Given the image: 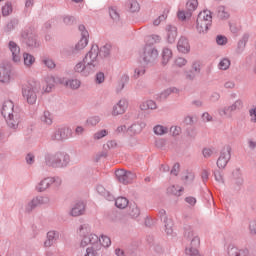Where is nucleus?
Returning a JSON list of instances; mask_svg holds the SVG:
<instances>
[{
    "label": "nucleus",
    "instance_id": "obj_1",
    "mask_svg": "<svg viewBox=\"0 0 256 256\" xmlns=\"http://www.w3.org/2000/svg\"><path fill=\"white\" fill-rule=\"evenodd\" d=\"M99 69V46L92 45L90 51L85 55L82 62L75 65V73H81L83 77L93 75Z\"/></svg>",
    "mask_w": 256,
    "mask_h": 256
},
{
    "label": "nucleus",
    "instance_id": "obj_2",
    "mask_svg": "<svg viewBox=\"0 0 256 256\" xmlns=\"http://www.w3.org/2000/svg\"><path fill=\"white\" fill-rule=\"evenodd\" d=\"M71 157L67 152L58 151L56 153L47 152L44 155V163L47 167L52 169H63L69 165Z\"/></svg>",
    "mask_w": 256,
    "mask_h": 256
},
{
    "label": "nucleus",
    "instance_id": "obj_3",
    "mask_svg": "<svg viewBox=\"0 0 256 256\" xmlns=\"http://www.w3.org/2000/svg\"><path fill=\"white\" fill-rule=\"evenodd\" d=\"M159 41H161V36H149L148 43L144 46L143 54L141 56L145 65H149V63H155L157 57H159V51L157 48H155V43H159Z\"/></svg>",
    "mask_w": 256,
    "mask_h": 256
},
{
    "label": "nucleus",
    "instance_id": "obj_4",
    "mask_svg": "<svg viewBox=\"0 0 256 256\" xmlns=\"http://www.w3.org/2000/svg\"><path fill=\"white\" fill-rule=\"evenodd\" d=\"M87 245H91L86 249L85 256H97L101 251V244H99V236L96 234L84 235L81 240L80 247H87Z\"/></svg>",
    "mask_w": 256,
    "mask_h": 256
},
{
    "label": "nucleus",
    "instance_id": "obj_5",
    "mask_svg": "<svg viewBox=\"0 0 256 256\" xmlns=\"http://www.w3.org/2000/svg\"><path fill=\"white\" fill-rule=\"evenodd\" d=\"M22 43L26 44L30 49H37L41 44L37 39V34L32 28H25L21 33Z\"/></svg>",
    "mask_w": 256,
    "mask_h": 256
},
{
    "label": "nucleus",
    "instance_id": "obj_6",
    "mask_svg": "<svg viewBox=\"0 0 256 256\" xmlns=\"http://www.w3.org/2000/svg\"><path fill=\"white\" fill-rule=\"evenodd\" d=\"M37 91V87L31 84L22 87V95L28 105H35L37 103Z\"/></svg>",
    "mask_w": 256,
    "mask_h": 256
},
{
    "label": "nucleus",
    "instance_id": "obj_7",
    "mask_svg": "<svg viewBox=\"0 0 256 256\" xmlns=\"http://www.w3.org/2000/svg\"><path fill=\"white\" fill-rule=\"evenodd\" d=\"M229 161H231V147L229 145H226L222 148L216 165L220 169H225Z\"/></svg>",
    "mask_w": 256,
    "mask_h": 256
},
{
    "label": "nucleus",
    "instance_id": "obj_8",
    "mask_svg": "<svg viewBox=\"0 0 256 256\" xmlns=\"http://www.w3.org/2000/svg\"><path fill=\"white\" fill-rule=\"evenodd\" d=\"M243 109V100L238 99L232 105L226 106L218 110L220 117H231L234 111H241Z\"/></svg>",
    "mask_w": 256,
    "mask_h": 256
},
{
    "label": "nucleus",
    "instance_id": "obj_9",
    "mask_svg": "<svg viewBox=\"0 0 256 256\" xmlns=\"http://www.w3.org/2000/svg\"><path fill=\"white\" fill-rule=\"evenodd\" d=\"M115 176L122 185H129V183H133V179H135V173L124 169L116 170Z\"/></svg>",
    "mask_w": 256,
    "mask_h": 256
},
{
    "label": "nucleus",
    "instance_id": "obj_10",
    "mask_svg": "<svg viewBox=\"0 0 256 256\" xmlns=\"http://www.w3.org/2000/svg\"><path fill=\"white\" fill-rule=\"evenodd\" d=\"M11 71H13L11 63L0 64V83H9L11 81Z\"/></svg>",
    "mask_w": 256,
    "mask_h": 256
},
{
    "label": "nucleus",
    "instance_id": "obj_11",
    "mask_svg": "<svg viewBox=\"0 0 256 256\" xmlns=\"http://www.w3.org/2000/svg\"><path fill=\"white\" fill-rule=\"evenodd\" d=\"M205 16L203 14L198 15L196 20V29L198 33H207L209 31V27H211L212 23L211 20H203Z\"/></svg>",
    "mask_w": 256,
    "mask_h": 256
},
{
    "label": "nucleus",
    "instance_id": "obj_12",
    "mask_svg": "<svg viewBox=\"0 0 256 256\" xmlns=\"http://www.w3.org/2000/svg\"><path fill=\"white\" fill-rule=\"evenodd\" d=\"M71 135V129L69 128H58L52 135V141H65Z\"/></svg>",
    "mask_w": 256,
    "mask_h": 256
},
{
    "label": "nucleus",
    "instance_id": "obj_13",
    "mask_svg": "<svg viewBox=\"0 0 256 256\" xmlns=\"http://www.w3.org/2000/svg\"><path fill=\"white\" fill-rule=\"evenodd\" d=\"M45 203H49L48 197L38 196L32 199V201L26 206V213H31L33 209L39 207V205H45Z\"/></svg>",
    "mask_w": 256,
    "mask_h": 256
},
{
    "label": "nucleus",
    "instance_id": "obj_14",
    "mask_svg": "<svg viewBox=\"0 0 256 256\" xmlns=\"http://www.w3.org/2000/svg\"><path fill=\"white\" fill-rule=\"evenodd\" d=\"M8 47L12 53V60L14 63H19L21 61V48L15 43V41H10Z\"/></svg>",
    "mask_w": 256,
    "mask_h": 256
},
{
    "label": "nucleus",
    "instance_id": "obj_15",
    "mask_svg": "<svg viewBox=\"0 0 256 256\" xmlns=\"http://www.w3.org/2000/svg\"><path fill=\"white\" fill-rule=\"evenodd\" d=\"M165 30H166L167 43H170V45H173V43H175V40L177 39V27L169 24L166 26Z\"/></svg>",
    "mask_w": 256,
    "mask_h": 256
},
{
    "label": "nucleus",
    "instance_id": "obj_16",
    "mask_svg": "<svg viewBox=\"0 0 256 256\" xmlns=\"http://www.w3.org/2000/svg\"><path fill=\"white\" fill-rule=\"evenodd\" d=\"M6 117V123L10 129H17V127H19V123H21V116H19V113L15 112Z\"/></svg>",
    "mask_w": 256,
    "mask_h": 256
},
{
    "label": "nucleus",
    "instance_id": "obj_17",
    "mask_svg": "<svg viewBox=\"0 0 256 256\" xmlns=\"http://www.w3.org/2000/svg\"><path fill=\"white\" fill-rule=\"evenodd\" d=\"M14 107H15V105L13 104V101H11V100L5 101L3 103L1 113H2V116L4 117V119H7V117L16 113L13 110Z\"/></svg>",
    "mask_w": 256,
    "mask_h": 256
},
{
    "label": "nucleus",
    "instance_id": "obj_18",
    "mask_svg": "<svg viewBox=\"0 0 256 256\" xmlns=\"http://www.w3.org/2000/svg\"><path fill=\"white\" fill-rule=\"evenodd\" d=\"M177 49L179 53H189L191 51V45H189V40L185 36H181L177 43Z\"/></svg>",
    "mask_w": 256,
    "mask_h": 256
},
{
    "label": "nucleus",
    "instance_id": "obj_19",
    "mask_svg": "<svg viewBox=\"0 0 256 256\" xmlns=\"http://www.w3.org/2000/svg\"><path fill=\"white\" fill-rule=\"evenodd\" d=\"M70 215L72 217H80V215H85V203L77 202L71 209Z\"/></svg>",
    "mask_w": 256,
    "mask_h": 256
},
{
    "label": "nucleus",
    "instance_id": "obj_20",
    "mask_svg": "<svg viewBox=\"0 0 256 256\" xmlns=\"http://www.w3.org/2000/svg\"><path fill=\"white\" fill-rule=\"evenodd\" d=\"M125 109H127V100H120L113 107L112 115L117 117V115H123L125 113Z\"/></svg>",
    "mask_w": 256,
    "mask_h": 256
},
{
    "label": "nucleus",
    "instance_id": "obj_21",
    "mask_svg": "<svg viewBox=\"0 0 256 256\" xmlns=\"http://www.w3.org/2000/svg\"><path fill=\"white\" fill-rule=\"evenodd\" d=\"M113 46L111 43H106L104 46H102L100 49L98 47V55L102 57V59H107V57H111V49Z\"/></svg>",
    "mask_w": 256,
    "mask_h": 256
},
{
    "label": "nucleus",
    "instance_id": "obj_22",
    "mask_svg": "<svg viewBox=\"0 0 256 256\" xmlns=\"http://www.w3.org/2000/svg\"><path fill=\"white\" fill-rule=\"evenodd\" d=\"M96 190H97V193H99V195H101L107 201H115V196H113L111 192L107 191V189H105L103 185H98Z\"/></svg>",
    "mask_w": 256,
    "mask_h": 256
},
{
    "label": "nucleus",
    "instance_id": "obj_23",
    "mask_svg": "<svg viewBox=\"0 0 256 256\" xmlns=\"http://www.w3.org/2000/svg\"><path fill=\"white\" fill-rule=\"evenodd\" d=\"M55 180H53V178H45L44 180H42L38 186H37V190L42 193L43 191H46V189H49V187H51V185H53V182Z\"/></svg>",
    "mask_w": 256,
    "mask_h": 256
},
{
    "label": "nucleus",
    "instance_id": "obj_24",
    "mask_svg": "<svg viewBox=\"0 0 256 256\" xmlns=\"http://www.w3.org/2000/svg\"><path fill=\"white\" fill-rule=\"evenodd\" d=\"M183 191H185V188L175 185L169 186L167 188V194L174 195L175 197H181V193H183Z\"/></svg>",
    "mask_w": 256,
    "mask_h": 256
},
{
    "label": "nucleus",
    "instance_id": "obj_25",
    "mask_svg": "<svg viewBox=\"0 0 256 256\" xmlns=\"http://www.w3.org/2000/svg\"><path fill=\"white\" fill-rule=\"evenodd\" d=\"M199 7V2L197 0H191L186 3L187 9V17H191L193 15V11H195Z\"/></svg>",
    "mask_w": 256,
    "mask_h": 256
},
{
    "label": "nucleus",
    "instance_id": "obj_26",
    "mask_svg": "<svg viewBox=\"0 0 256 256\" xmlns=\"http://www.w3.org/2000/svg\"><path fill=\"white\" fill-rule=\"evenodd\" d=\"M171 93H179V89L172 87V88H168V89L164 90L162 93H160V95L158 97V101H165L167 99V97H169V95H171Z\"/></svg>",
    "mask_w": 256,
    "mask_h": 256
},
{
    "label": "nucleus",
    "instance_id": "obj_27",
    "mask_svg": "<svg viewBox=\"0 0 256 256\" xmlns=\"http://www.w3.org/2000/svg\"><path fill=\"white\" fill-rule=\"evenodd\" d=\"M56 235L57 233L55 231H49L47 233V240L44 242V247H51L57 241Z\"/></svg>",
    "mask_w": 256,
    "mask_h": 256
},
{
    "label": "nucleus",
    "instance_id": "obj_28",
    "mask_svg": "<svg viewBox=\"0 0 256 256\" xmlns=\"http://www.w3.org/2000/svg\"><path fill=\"white\" fill-rule=\"evenodd\" d=\"M171 57H173V52L169 48H164L162 51V65H167L169 61H171Z\"/></svg>",
    "mask_w": 256,
    "mask_h": 256
},
{
    "label": "nucleus",
    "instance_id": "obj_29",
    "mask_svg": "<svg viewBox=\"0 0 256 256\" xmlns=\"http://www.w3.org/2000/svg\"><path fill=\"white\" fill-rule=\"evenodd\" d=\"M19 25V20L17 18H12L4 27L5 33H11L16 26Z\"/></svg>",
    "mask_w": 256,
    "mask_h": 256
},
{
    "label": "nucleus",
    "instance_id": "obj_30",
    "mask_svg": "<svg viewBox=\"0 0 256 256\" xmlns=\"http://www.w3.org/2000/svg\"><path fill=\"white\" fill-rule=\"evenodd\" d=\"M66 87L70 89L77 90L81 87V80L78 79H70L65 82Z\"/></svg>",
    "mask_w": 256,
    "mask_h": 256
},
{
    "label": "nucleus",
    "instance_id": "obj_31",
    "mask_svg": "<svg viewBox=\"0 0 256 256\" xmlns=\"http://www.w3.org/2000/svg\"><path fill=\"white\" fill-rule=\"evenodd\" d=\"M127 205H129V200L125 197H118L115 200V206L118 209H125L127 207Z\"/></svg>",
    "mask_w": 256,
    "mask_h": 256
},
{
    "label": "nucleus",
    "instance_id": "obj_32",
    "mask_svg": "<svg viewBox=\"0 0 256 256\" xmlns=\"http://www.w3.org/2000/svg\"><path fill=\"white\" fill-rule=\"evenodd\" d=\"M23 59H24V65L26 67H31V65L35 63V56L31 55L30 53L25 52L23 54Z\"/></svg>",
    "mask_w": 256,
    "mask_h": 256
},
{
    "label": "nucleus",
    "instance_id": "obj_33",
    "mask_svg": "<svg viewBox=\"0 0 256 256\" xmlns=\"http://www.w3.org/2000/svg\"><path fill=\"white\" fill-rule=\"evenodd\" d=\"M247 41H249V34L248 33H245L243 36H242V39L239 40L238 42V52L241 53L243 51V49H245V46L247 45Z\"/></svg>",
    "mask_w": 256,
    "mask_h": 256
},
{
    "label": "nucleus",
    "instance_id": "obj_34",
    "mask_svg": "<svg viewBox=\"0 0 256 256\" xmlns=\"http://www.w3.org/2000/svg\"><path fill=\"white\" fill-rule=\"evenodd\" d=\"M42 123H45V125H51L53 123V117L51 116V112L44 111V114L41 117Z\"/></svg>",
    "mask_w": 256,
    "mask_h": 256
},
{
    "label": "nucleus",
    "instance_id": "obj_35",
    "mask_svg": "<svg viewBox=\"0 0 256 256\" xmlns=\"http://www.w3.org/2000/svg\"><path fill=\"white\" fill-rule=\"evenodd\" d=\"M13 13V5L10 2H6V4L2 7V15L3 17H7Z\"/></svg>",
    "mask_w": 256,
    "mask_h": 256
},
{
    "label": "nucleus",
    "instance_id": "obj_36",
    "mask_svg": "<svg viewBox=\"0 0 256 256\" xmlns=\"http://www.w3.org/2000/svg\"><path fill=\"white\" fill-rule=\"evenodd\" d=\"M89 43L88 38L82 37L80 41L75 46V51H81L82 49H85Z\"/></svg>",
    "mask_w": 256,
    "mask_h": 256
},
{
    "label": "nucleus",
    "instance_id": "obj_37",
    "mask_svg": "<svg viewBox=\"0 0 256 256\" xmlns=\"http://www.w3.org/2000/svg\"><path fill=\"white\" fill-rule=\"evenodd\" d=\"M154 133L155 135H166V133H169V128L163 125H156L154 127Z\"/></svg>",
    "mask_w": 256,
    "mask_h": 256
},
{
    "label": "nucleus",
    "instance_id": "obj_38",
    "mask_svg": "<svg viewBox=\"0 0 256 256\" xmlns=\"http://www.w3.org/2000/svg\"><path fill=\"white\" fill-rule=\"evenodd\" d=\"M127 132L129 135H137V133H141V125L139 124H132L128 129Z\"/></svg>",
    "mask_w": 256,
    "mask_h": 256
},
{
    "label": "nucleus",
    "instance_id": "obj_39",
    "mask_svg": "<svg viewBox=\"0 0 256 256\" xmlns=\"http://www.w3.org/2000/svg\"><path fill=\"white\" fill-rule=\"evenodd\" d=\"M163 223H164L165 232L167 233V235H173V220L168 219V220L164 221Z\"/></svg>",
    "mask_w": 256,
    "mask_h": 256
},
{
    "label": "nucleus",
    "instance_id": "obj_40",
    "mask_svg": "<svg viewBox=\"0 0 256 256\" xmlns=\"http://www.w3.org/2000/svg\"><path fill=\"white\" fill-rule=\"evenodd\" d=\"M218 18L222 20H226L229 18V12L225 11V6L218 7Z\"/></svg>",
    "mask_w": 256,
    "mask_h": 256
},
{
    "label": "nucleus",
    "instance_id": "obj_41",
    "mask_svg": "<svg viewBox=\"0 0 256 256\" xmlns=\"http://www.w3.org/2000/svg\"><path fill=\"white\" fill-rule=\"evenodd\" d=\"M128 5H129V11L131 13H137V11L141 9V6H139V2H137V0H131Z\"/></svg>",
    "mask_w": 256,
    "mask_h": 256
},
{
    "label": "nucleus",
    "instance_id": "obj_42",
    "mask_svg": "<svg viewBox=\"0 0 256 256\" xmlns=\"http://www.w3.org/2000/svg\"><path fill=\"white\" fill-rule=\"evenodd\" d=\"M98 243L101 247H109L111 245V238L108 236H102L101 239L98 238Z\"/></svg>",
    "mask_w": 256,
    "mask_h": 256
},
{
    "label": "nucleus",
    "instance_id": "obj_43",
    "mask_svg": "<svg viewBox=\"0 0 256 256\" xmlns=\"http://www.w3.org/2000/svg\"><path fill=\"white\" fill-rule=\"evenodd\" d=\"M129 215L133 219H137V217L141 215V211L139 210V207H137L136 205L131 206L129 210Z\"/></svg>",
    "mask_w": 256,
    "mask_h": 256
},
{
    "label": "nucleus",
    "instance_id": "obj_44",
    "mask_svg": "<svg viewBox=\"0 0 256 256\" xmlns=\"http://www.w3.org/2000/svg\"><path fill=\"white\" fill-rule=\"evenodd\" d=\"M109 15H110L111 19L115 22L119 21V19H120L119 12H117V8H115V7L109 8Z\"/></svg>",
    "mask_w": 256,
    "mask_h": 256
},
{
    "label": "nucleus",
    "instance_id": "obj_45",
    "mask_svg": "<svg viewBox=\"0 0 256 256\" xmlns=\"http://www.w3.org/2000/svg\"><path fill=\"white\" fill-rule=\"evenodd\" d=\"M167 13H169V10H164L163 14L154 20L153 25H155L156 27L161 25L162 21H165V19H167Z\"/></svg>",
    "mask_w": 256,
    "mask_h": 256
},
{
    "label": "nucleus",
    "instance_id": "obj_46",
    "mask_svg": "<svg viewBox=\"0 0 256 256\" xmlns=\"http://www.w3.org/2000/svg\"><path fill=\"white\" fill-rule=\"evenodd\" d=\"M228 255L229 256H241V250H239V248L230 245L228 247Z\"/></svg>",
    "mask_w": 256,
    "mask_h": 256
},
{
    "label": "nucleus",
    "instance_id": "obj_47",
    "mask_svg": "<svg viewBox=\"0 0 256 256\" xmlns=\"http://www.w3.org/2000/svg\"><path fill=\"white\" fill-rule=\"evenodd\" d=\"M231 65V61L227 58H224L219 63V68L222 69V71H227Z\"/></svg>",
    "mask_w": 256,
    "mask_h": 256
},
{
    "label": "nucleus",
    "instance_id": "obj_48",
    "mask_svg": "<svg viewBox=\"0 0 256 256\" xmlns=\"http://www.w3.org/2000/svg\"><path fill=\"white\" fill-rule=\"evenodd\" d=\"M193 228L190 225H184V237L186 239H191L193 237Z\"/></svg>",
    "mask_w": 256,
    "mask_h": 256
},
{
    "label": "nucleus",
    "instance_id": "obj_49",
    "mask_svg": "<svg viewBox=\"0 0 256 256\" xmlns=\"http://www.w3.org/2000/svg\"><path fill=\"white\" fill-rule=\"evenodd\" d=\"M42 62L46 67H48V69H55L56 67L55 61H53V59L45 58L42 60Z\"/></svg>",
    "mask_w": 256,
    "mask_h": 256
},
{
    "label": "nucleus",
    "instance_id": "obj_50",
    "mask_svg": "<svg viewBox=\"0 0 256 256\" xmlns=\"http://www.w3.org/2000/svg\"><path fill=\"white\" fill-rule=\"evenodd\" d=\"M100 121H101V118L99 116H92L88 118L87 123L88 125L95 127V125H97Z\"/></svg>",
    "mask_w": 256,
    "mask_h": 256
},
{
    "label": "nucleus",
    "instance_id": "obj_51",
    "mask_svg": "<svg viewBox=\"0 0 256 256\" xmlns=\"http://www.w3.org/2000/svg\"><path fill=\"white\" fill-rule=\"evenodd\" d=\"M198 15L204 16L203 21H209L210 19V22H213V16H211V11L209 10H204L203 12H200Z\"/></svg>",
    "mask_w": 256,
    "mask_h": 256
},
{
    "label": "nucleus",
    "instance_id": "obj_52",
    "mask_svg": "<svg viewBox=\"0 0 256 256\" xmlns=\"http://www.w3.org/2000/svg\"><path fill=\"white\" fill-rule=\"evenodd\" d=\"M165 145H167V140L163 138H159L155 141V147H157V149H163Z\"/></svg>",
    "mask_w": 256,
    "mask_h": 256
},
{
    "label": "nucleus",
    "instance_id": "obj_53",
    "mask_svg": "<svg viewBox=\"0 0 256 256\" xmlns=\"http://www.w3.org/2000/svg\"><path fill=\"white\" fill-rule=\"evenodd\" d=\"M214 177L215 181H217L218 183H225V180L223 179V174H221L219 170L214 171Z\"/></svg>",
    "mask_w": 256,
    "mask_h": 256
},
{
    "label": "nucleus",
    "instance_id": "obj_54",
    "mask_svg": "<svg viewBox=\"0 0 256 256\" xmlns=\"http://www.w3.org/2000/svg\"><path fill=\"white\" fill-rule=\"evenodd\" d=\"M95 81L98 85H101V83H104L105 81V74L103 72H98L96 74Z\"/></svg>",
    "mask_w": 256,
    "mask_h": 256
},
{
    "label": "nucleus",
    "instance_id": "obj_55",
    "mask_svg": "<svg viewBox=\"0 0 256 256\" xmlns=\"http://www.w3.org/2000/svg\"><path fill=\"white\" fill-rule=\"evenodd\" d=\"M63 21L65 25H74V23H77V20L73 16H66Z\"/></svg>",
    "mask_w": 256,
    "mask_h": 256
},
{
    "label": "nucleus",
    "instance_id": "obj_56",
    "mask_svg": "<svg viewBox=\"0 0 256 256\" xmlns=\"http://www.w3.org/2000/svg\"><path fill=\"white\" fill-rule=\"evenodd\" d=\"M216 43L217 45H227V37L223 35H218L216 37Z\"/></svg>",
    "mask_w": 256,
    "mask_h": 256
},
{
    "label": "nucleus",
    "instance_id": "obj_57",
    "mask_svg": "<svg viewBox=\"0 0 256 256\" xmlns=\"http://www.w3.org/2000/svg\"><path fill=\"white\" fill-rule=\"evenodd\" d=\"M170 133H172L173 137H177V135H181V127L172 126L170 128Z\"/></svg>",
    "mask_w": 256,
    "mask_h": 256
},
{
    "label": "nucleus",
    "instance_id": "obj_58",
    "mask_svg": "<svg viewBox=\"0 0 256 256\" xmlns=\"http://www.w3.org/2000/svg\"><path fill=\"white\" fill-rule=\"evenodd\" d=\"M117 147V142L115 140L108 141L106 145L103 146L104 151L107 149H113Z\"/></svg>",
    "mask_w": 256,
    "mask_h": 256
},
{
    "label": "nucleus",
    "instance_id": "obj_59",
    "mask_svg": "<svg viewBox=\"0 0 256 256\" xmlns=\"http://www.w3.org/2000/svg\"><path fill=\"white\" fill-rule=\"evenodd\" d=\"M180 167L181 165L178 162L175 163L170 171L171 175H175V177H177L179 175Z\"/></svg>",
    "mask_w": 256,
    "mask_h": 256
},
{
    "label": "nucleus",
    "instance_id": "obj_60",
    "mask_svg": "<svg viewBox=\"0 0 256 256\" xmlns=\"http://www.w3.org/2000/svg\"><path fill=\"white\" fill-rule=\"evenodd\" d=\"M103 137H107V130H100L94 134V139H103Z\"/></svg>",
    "mask_w": 256,
    "mask_h": 256
},
{
    "label": "nucleus",
    "instance_id": "obj_61",
    "mask_svg": "<svg viewBox=\"0 0 256 256\" xmlns=\"http://www.w3.org/2000/svg\"><path fill=\"white\" fill-rule=\"evenodd\" d=\"M78 29L81 32L82 37H84V38L89 37V32L87 31V28H85V25H83V24L79 25Z\"/></svg>",
    "mask_w": 256,
    "mask_h": 256
},
{
    "label": "nucleus",
    "instance_id": "obj_62",
    "mask_svg": "<svg viewBox=\"0 0 256 256\" xmlns=\"http://www.w3.org/2000/svg\"><path fill=\"white\" fill-rule=\"evenodd\" d=\"M89 231H91V228L87 224L81 225L79 228L81 235H85V233H89Z\"/></svg>",
    "mask_w": 256,
    "mask_h": 256
},
{
    "label": "nucleus",
    "instance_id": "obj_63",
    "mask_svg": "<svg viewBox=\"0 0 256 256\" xmlns=\"http://www.w3.org/2000/svg\"><path fill=\"white\" fill-rule=\"evenodd\" d=\"M175 65H177V67H184V65H187V60L185 58H177L175 61Z\"/></svg>",
    "mask_w": 256,
    "mask_h": 256
},
{
    "label": "nucleus",
    "instance_id": "obj_64",
    "mask_svg": "<svg viewBox=\"0 0 256 256\" xmlns=\"http://www.w3.org/2000/svg\"><path fill=\"white\" fill-rule=\"evenodd\" d=\"M250 233L256 235V220H252L249 224Z\"/></svg>",
    "mask_w": 256,
    "mask_h": 256
}]
</instances>
